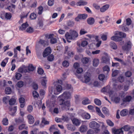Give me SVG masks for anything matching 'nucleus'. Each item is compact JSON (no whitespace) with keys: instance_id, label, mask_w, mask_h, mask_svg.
Listing matches in <instances>:
<instances>
[{"instance_id":"nucleus-1","label":"nucleus","mask_w":134,"mask_h":134,"mask_svg":"<svg viewBox=\"0 0 134 134\" xmlns=\"http://www.w3.org/2000/svg\"><path fill=\"white\" fill-rule=\"evenodd\" d=\"M60 102V104L62 105V108L63 110H69L70 106V102L69 101L66 100L65 101L64 99H62L59 100Z\"/></svg>"},{"instance_id":"nucleus-2","label":"nucleus","mask_w":134,"mask_h":134,"mask_svg":"<svg viewBox=\"0 0 134 134\" xmlns=\"http://www.w3.org/2000/svg\"><path fill=\"white\" fill-rule=\"evenodd\" d=\"M89 125L91 128L94 130V131L96 133H97L100 131V125L96 121H93L90 122Z\"/></svg>"},{"instance_id":"nucleus-3","label":"nucleus","mask_w":134,"mask_h":134,"mask_svg":"<svg viewBox=\"0 0 134 134\" xmlns=\"http://www.w3.org/2000/svg\"><path fill=\"white\" fill-rule=\"evenodd\" d=\"M45 37L48 39H50V42L52 44H54L57 43V40L54 37V35L53 34H47L45 35Z\"/></svg>"},{"instance_id":"nucleus-4","label":"nucleus","mask_w":134,"mask_h":134,"mask_svg":"<svg viewBox=\"0 0 134 134\" xmlns=\"http://www.w3.org/2000/svg\"><path fill=\"white\" fill-rule=\"evenodd\" d=\"M71 97V93L69 92L65 91L62 95L60 96L59 98L61 99H70Z\"/></svg>"},{"instance_id":"nucleus-5","label":"nucleus","mask_w":134,"mask_h":134,"mask_svg":"<svg viewBox=\"0 0 134 134\" xmlns=\"http://www.w3.org/2000/svg\"><path fill=\"white\" fill-rule=\"evenodd\" d=\"M131 46L132 43L129 41L125 42V44L122 46V48L124 51H129L131 48Z\"/></svg>"},{"instance_id":"nucleus-6","label":"nucleus","mask_w":134,"mask_h":134,"mask_svg":"<svg viewBox=\"0 0 134 134\" xmlns=\"http://www.w3.org/2000/svg\"><path fill=\"white\" fill-rule=\"evenodd\" d=\"M56 90L57 92L56 91H54V88L53 87H52L51 88V90L52 92H53V93L55 95L58 94L62 90V88L60 85H56Z\"/></svg>"},{"instance_id":"nucleus-7","label":"nucleus","mask_w":134,"mask_h":134,"mask_svg":"<svg viewBox=\"0 0 134 134\" xmlns=\"http://www.w3.org/2000/svg\"><path fill=\"white\" fill-rule=\"evenodd\" d=\"M87 17V15L86 14H79L77 17L75 18V20L77 21H79L80 19H85Z\"/></svg>"},{"instance_id":"nucleus-8","label":"nucleus","mask_w":134,"mask_h":134,"mask_svg":"<svg viewBox=\"0 0 134 134\" xmlns=\"http://www.w3.org/2000/svg\"><path fill=\"white\" fill-rule=\"evenodd\" d=\"M51 48L49 47L46 48L43 53V57H45L49 54L51 53Z\"/></svg>"},{"instance_id":"nucleus-9","label":"nucleus","mask_w":134,"mask_h":134,"mask_svg":"<svg viewBox=\"0 0 134 134\" xmlns=\"http://www.w3.org/2000/svg\"><path fill=\"white\" fill-rule=\"evenodd\" d=\"M70 34L71 35L74 40L78 36V33L75 30H70Z\"/></svg>"},{"instance_id":"nucleus-10","label":"nucleus","mask_w":134,"mask_h":134,"mask_svg":"<svg viewBox=\"0 0 134 134\" xmlns=\"http://www.w3.org/2000/svg\"><path fill=\"white\" fill-rule=\"evenodd\" d=\"M90 74L88 72L86 73L84 75L85 81V83L89 82L90 80Z\"/></svg>"},{"instance_id":"nucleus-11","label":"nucleus","mask_w":134,"mask_h":134,"mask_svg":"<svg viewBox=\"0 0 134 134\" xmlns=\"http://www.w3.org/2000/svg\"><path fill=\"white\" fill-rule=\"evenodd\" d=\"M133 98H134V96L132 97L130 96H127L123 99V100L124 102H129Z\"/></svg>"},{"instance_id":"nucleus-12","label":"nucleus","mask_w":134,"mask_h":134,"mask_svg":"<svg viewBox=\"0 0 134 134\" xmlns=\"http://www.w3.org/2000/svg\"><path fill=\"white\" fill-rule=\"evenodd\" d=\"M27 118L29 120V122L30 124H32L34 122L35 120L33 116L30 114L27 116Z\"/></svg>"},{"instance_id":"nucleus-13","label":"nucleus","mask_w":134,"mask_h":134,"mask_svg":"<svg viewBox=\"0 0 134 134\" xmlns=\"http://www.w3.org/2000/svg\"><path fill=\"white\" fill-rule=\"evenodd\" d=\"M98 78L99 80L102 81H104L107 79V76L105 77L104 74H102L99 75L98 76Z\"/></svg>"},{"instance_id":"nucleus-14","label":"nucleus","mask_w":134,"mask_h":134,"mask_svg":"<svg viewBox=\"0 0 134 134\" xmlns=\"http://www.w3.org/2000/svg\"><path fill=\"white\" fill-rule=\"evenodd\" d=\"M109 58L108 57H103L102 58V62L103 63L109 64Z\"/></svg>"},{"instance_id":"nucleus-15","label":"nucleus","mask_w":134,"mask_h":134,"mask_svg":"<svg viewBox=\"0 0 134 134\" xmlns=\"http://www.w3.org/2000/svg\"><path fill=\"white\" fill-rule=\"evenodd\" d=\"M39 43L42 44L43 46L45 47L47 46L48 44V40H40L39 41Z\"/></svg>"},{"instance_id":"nucleus-16","label":"nucleus","mask_w":134,"mask_h":134,"mask_svg":"<svg viewBox=\"0 0 134 134\" xmlns=\"http://www.w3.org/2000/svg\"><path fill=\"white\" fill-rule=\"evenodd\" d=\"M87 21L88 24L91 25L94 24L95 22V19L93 18L90 17L87 19Z\"/></svg>"},{"instance_id":"nucleus-17","label":"nucleus","mask_w":134,"mask_h":134,"mask_svg":"<svg viewBox=\"0 0 134 134\" xmlns=\"http://www.w3.org/2000/svg\"><path fill=\"white\" fill-rule=\"evenodd\" d=\"M113 132L114 134H122L123 131L122 130V128H121L118 129H115Z\"/></svg>"},{"instance_id":"nucleus-18","label":"nucleus","mask_w":134,"mask_h":134,"mask_svg":"<svg viewBox=\"0 0 134 134\" xmlns=\"http://www.w3.org/2000/svg\"><path fill=\"white\" fill-rule=\"evenodd\" d=\"M109 5L107 4L105 5L100 9V11L102 12H104L106 10L109 8Z\"/></svg>"},{"instance_id":"nucleus-19","label":"nucleus","mask_w":134,"mask_h":134,"mask_svg":"<svg viewBox=\"0 0 134 134\" xmlns=\"http://www.w3.org/2000/svg\"><path fill=\"white\" fill-rule=\"evenodd\" d=\"M17 108L16 107H14L13 108H11L10 110V114L14 116L15 114Z\"/></svg>"},{"instance_id":"nucleus-20","label":"nucleus","mask_w":134,"mask_h":134,"mask_svg":"<svg viewBox=\"0 0 134 134\" xmlns=\"http://www.w3.org/2000/svg\"><path fill=\"white\" fill-rule=\"evenodd\" d=\"M110 47L113 49H116L117 48V47L116 44L113 42H111L110 43Z\"/></svg>"},{"instance_id":"nucleus-21","label":"nucleus","mask_w":134,"mask_h":134,"mask_svg":"<svg viewBox=\"0 0 134 134\" xmlns=\"http://www.w3.org/2000/svg\"><path fill=\"white\" fill-rule=\"evenodd\" d=\"M29 25L27 22L23 23L22 25L20 27V29L21 30H24Z\"/></svg>"},{"instance_id":"nucleus-22","label":"nucleus","mask_w":134,"mask_h":134,"mask_svg":"<svg viewBox=\"0 0 134 134\" xmlns=\"http://www.w3.org/2000/svg\"><path fill=\"white\" fill-rule=\"evenodd\" d=\"M67 127L69 130L71 131H74L76 129L75 127L71 124H68L67 125Z\"/></svg>"},{"instance_id":"nucleus-23","label":"nucleus","mask_w":134,"mask_h":134,"mask_svg":"<svg viewBox=\"0 0 134 134\" xmlns=\"http://www.w3.org/2000/svg\"><path fill=\"white\" fill-rule=\"evenodd\" d=\"M87 2L85 1H79L78 2L76 5L77 6L85 5L87 4Z\"/></svg>"},{"instance_id":"nucleus-24","label":"nucleus","mask_w":134,"mask_h":134,"mask_svg":"<svg viewBox=\"0 0 134 134\" xmlns=\"http://www.w3.org/2000/svg\"><path fill=\"white\" fill-rule=\"evenodd\" d=\"M96 109L98 114L102 117L104 118V116L101 112L100 109L97 107H96Z\"/></svg>"},{"instance_id":"nucleus-25","label":"nucleus","mask_w":134,"mask_h":134,"mask_svg":"<svg viewBox=\"0 0 134 134\" xmlns=\"http://www.w3.org/2000/svg\"><path fill=\"white\" fill-rule=\"evenodd\" d=\"M73 123L76 126L79 125L80 124V121L78 119L74 118L72 120Z\"/></svg>"},{"instance_id":"nucleus-26","label":"nucleus","mask_w":134,"mask_h":134,"mask_svg":"<svg viewBox=\"0 0 134 134\" xmlns=\"http://www.w3.org/2000/svg\"><path fill=\"white\" fill-rule=\"evenodd\" d=\"M42 78H44L45 79H43L41 80V83L42 85L44 87H46V84L47 83V80H46V77L44 76L42 77Z\"/></svg>"},{"instance_id":"nucleus-27","label":"nucleus","mask_w":134,"mask_h":134,"mask_svg":"<svg viewBox=\"0 0 134 134\" xmlns=\"http://www.w3.org/2000/svg\"><path fill=\"white\" fill-rule=\"evenodd\" d=\"M87 129V127L85 125H82L80 128V131L82 132H83L86 131Z\"/></svg>"},{"instance_id":"nucleus-28","label":"nucleus","mask_w":134,"mask_h":134,"mask_svg":"<svg viewBox=\"0 0 134 134\" xmlns=\"http://www.w3.org/2000/svg\"><path fill=\"white\" fill-rule=\"evenodd\" d=\"M24 120L23 117L15 119V121L17 124H20L23 122Z\"/></svg>"},{"instance_id":"nucleus-29","label":"nucleus","mask_w":134,"mask_h":134,"mask_svg":"<svg viewBox=\"0 0 134 134\" xmlns=\"http://www.w3.org/2000/svg\"><path fill=\"white\" fill-rule=\"evenodd\" d=\"M66 24L68 26L70 27H72L74 25L75 23L73 21L69 20L67 21Z\"/></svg>"},{"instance_id":"nucleus-30","label":"nucleus","mask_w":134,"mask_h":134,"mask_svg":"<svg viewBox=\"0 0 134 134\" xmlns=\"http://www.w3.org/2000/svg\"><path fill=\"white\" fill-rule=\"evenodd\" d=\"M82 116L83 118L88 119L90 117V114L87 113H84L82 114Z\"/></svg>"},{"instance_id":"nucleus-31","label":"nucleus","mask_w":134,"mask_h":134,"mask_svg":"<svg viewBox=\"0 0 134 134\" xmlns=\"http://www.w3.org/2000/svg\"><path fill=\"white\" fill-rule=\"evenodd\" d=\"M15 7V5L14 4H12L7 7V9L9 10L10 12H13Z\"/></svg>"},{"instance_id":"nucleus-32","label":"nucleus","mask_w":134,"mask_h":134,"mask_svg":"<svg viewBox=\"0 0 134 134\" xmlns=\"http://www.w3.org/2000/svg\"><path fill=\"white\" fill-rule=\"evenodd\" d=\"M127 110L126 109H124L120 112V114L122 116H124L127 115Z\"/></svg>"},{"instance_id":"nucleus-33","label":"nucleus","mask_w":134,"mask_h":134,"mask_svg":"<svg viewBox=\"0 0 134 134\" xmlns=\"http://www.w3.org/2000/svg\"><path fill=\"white\" fill-rule=\"evenodd\" d=\"M118 81L120 83H122L125 80L124 77L122 75L120 76L118 78Z\"/></svg>"},{"instance_id":"nucleus-34","label":"nucleus","mask_w":134,"mask_h":134,"mask_svg":"<svg viewBox=\"0 0 134 134\" xmlns=\"http://www.w3.org/2000/svg\"><path fill=\"white\" fill-rule=\"evenodd\" d=\"M99 63V60L98 59H95L93 61V65L94 66H97Z\"/></svg>"},{"instance_id":"nucleus-35","label":"nucleus","mask_w":134,"mask_h":134,"mask_svg":"<svg viewBox=\"0 0 134 134\" xmlns=\"http://www.w3.org/2000/svg\"><path fill=\"white\" fill-rule=\"evenodd\" d=\"M65 36L67 39L72 40L73 39L71 35H70L68 32H66L65 34Z\"/></svg>"},{"instance_id":"nucleus-36","label":"nucleus","mask_w":134,"mask_h":134,"mask_svg":"<svg viewBox=\"0 0 134 134\" xmlns=\"http://www.w3.org/2000/svg\"><path fill=\"white\" fill-rule=\"evenodd\" d=\"M27 128V127L24 124L20 125L19 127V129L20 130H21L23 129H26Z\"/></svg>"},{"instance_id":"nucleus-37","label":"nucleus","mask_w":134,"mask_h":134,"mask_svg":"<svg viewBox=\"0 0 134 134\" xmlns=\"http://www.w3.org/2000/svg\"><path fill=\"white\" fill-rule=\"evenodd\" d=\"M121 128H122V130L123 129L125 131H128L131 129L130 127L128 125H125Z\"/></svg>"},{"instance_id":"nucleus-38","label":"nucleus","mask_w":134,"mask_h":134,"mask_svg":"<svg viewBox=\"0 0 134 134\" xmlns=\"http://www.w3.org/2000/svg\"><path fill=\"white\" fill-rule=\"evenodd\" d=\"M94 102L98 106L100 105L101 104V101L98 99H95L94 100Z\"/></svg>"},{"instance_id":"nucleus-39","label":"nucleus","mask_w":134,"mask_h":134,"mask_svg":"<svg viewBox=\"0 0 134 134\" xmlns=\"http://www.w3.org/2000/svg\"><path fill=\"white\" fill-rule=\"evenodd\" d=\"M5 93L7 94H10L12 92L11 88L9 87L6 88L5 90Z\"/></svg>"},{"instance_id":"nucleus-40","label":"nucleus","mask_w":134,"mask_h":134,"mask_svg":"<svg viewBox=\"0 0 134 134\" xmlns=\"http://www.w3.org/2000/svg\"><path fill=\"white\" fill-rule=\"evenodd\" d=\"M9 97L8 96H7L3 98V101L5 103H7L8 101L9 102Z\"/></svg>"},{"instance_id":"nucleus-41","label":"nucleus","mask_w":134,"mask_h":134,"mask_svg":"<svg viewBox=\"0 0 134 134\" xmlns=\"http://www.w3.org/2000/svg\"><path fill=\"white\" fill-rule=\"evenodd\" d=\"M102 112L105 114H107L109 113V111L108 109L105 107H104L102 109Z\"/></svg>"},{"instance_id":"nucleus-42","label":"nucleus","mask_w":134,"mask_h":134,"mask_svg":"<svg viewBox=\"0 0 134 134\" xmlns=\"http://www.w3.org/2000/svg\"><path fill=\"white\" fill-rule=\"evenodd\" d=\"M81 60L83 63L87 64L89 60L88 58L85 57L82 58Z\"/></svg>"},{"instance_id":"nucleus-43","label":"nucleus","mask_w":134,"mask_h":134,"mask_svg":"<svg viewBox=\"0 0 134 134\" xmlns=\"http://www.w3.org/2000/svg\"><path fill=\"white\" fill-rule=\"evenodd\" d=\"M15 99L14 98L10 99L9 101V103L10 105L14 104L15 103Z\"/></svg>"},{"instance_id":"nucleus-44","label":"nucleus","mask_w":134,"mask_h":134,"mask_svg":"<svg viewBox=\"0 0 134 134\" xmlns=\"http://www.w3.org/2000/svg\"><path fill=\"white\" fill-rule=\"evenodd\" d=\"M2 122L3 125H7L8 124V119L6 118H4Z\"/></svg>"},{"instance_id":"nucleus-45","label":"nucleus","mask_w":134,"mask_h":134,"mask_svg":"<svg viewBox=\"0 0 134 134\" xmlns=\"http://www.w3.org/2000/svg\"><path fill=\"white\" fill-rule=\"evenodd\" d=\"M5 17L6 19L9 20L12 17L11 14L10 13H7L5 14Z\"/></svg>"},{"instance_id":"nucleus-46","label":"nucleus","mask_w":134,"mask_h":134,"mask_svg":"<svg viewBox=\"0 0 134 134\" xmlns=\"http://www.w3.org/2000/svg\"><path fill=\"white\" fill-rule=\"evenodd\" d=\"M26 31L28 33H31L33 32L34 29L32 27H29L27 29Z\"/></svg>"},{"instance_id":"nucleus-47","label":"nucleus","mask_w":134,"mask_h":134,"mask_svg":"<svg viewBox=\"0 0 134 134\" xmlns=\"http://www.w3.org/2000/svg\"><path fill=\"white\" fill-rule=\"evenodd\" d=\"M24 85L23 82L21 81H19L17 84V86L19 88L22 87Z\"/></svg>"},{"instance_id":"nucleus-48","label":"nucleus","mask_w":134,"mask_h":134,"mask_svg":"<svg viewBox=\"0 0 134 134\" xmlns=\"http://www.w3.org/2000/svg\"><path fill=\"white\" fill-rule=\"evenodd\" d=\"M130 86V84L129 83H127V84L125 85L124 87V90L125 91H127L129 88Z\"/></svg>"},{"instance_id":"nucleus-49","label":"nucleus","mask_w":134,"mask_h":134,"mask_svg":"<svg viewBox=\"0 0 134 134\" xmlns=\"http://www.w3.org/2000/svg\"><path fill=\"white\" fill-rule=\"evenodd\" d=\"M90 103V101L88 99H86L83 100L82 102V103L83 105H86Z\"/></svg>"},{"instance_id":"nucleus-50","label":"nucleus","mask_w":134,"mask_h":134,"mask_svg":"<svg viewBox=\"0 0 134 134\" xmlns=\"http://www.w3.org/2000/svg\"><path fill=\"white\" fill-rule=\"evenodd\" d=\"M35 69V68L32 64L29 65L28 67V70L30 71H33Z\"/></svg>"},{"instance_id":"nucleus-51","label":"nucleus","mask_w":134,"mask_h":134,"mask_svg":"<svg viewBox=\"0 0 134 134\" xmlns=\"http://www.w3.org/2000/svg\"><path fill=\"white\" fill-rule=\"evenodd\" d=\"M103 70L104 71H107V74L110 71L109 67L107 66H105L103 68Z\"/></svg>"},{"instance_id":"nucleus-52","label":"nucleus","mask_w":134,"mask_h":134,"mask_svg":"<svg viewBox=\"0 0 134 134\" xmlns=\"http://www.w3.org/2000/svg\"><path fill=\"white\" fill-rule=\"evenodd\" d=\"M119 73V71L115 70L113 71L112 75L113 77H115Z\"/></svg>"},{"instance_id":"nucleus-53","label":"nucleus","mask_w":134,"mask_h":134,"mask_svg":"<svg viewBox=\"0 0 134 134\" xmlns=\"http://www.w3.org/2000/svg\"><path fill=\"white\" fill-rule=\"evenodd\" d=\"M106 122L107 124L110 126H113L114 125L113 123L110 120H107Z\"/></svg>"},{"instance_id":"nucleus-54","label":"nucleus","mask_w":134,"mask_h":134,"mask_svg":"<svg viewBox=\"0 0 134 134\" xmlns=\"http://www.w3.org/2000/svg\"><path fill=\"white\" fill-rule=\"evenodd\" d=\"M32 94L33 97L35 98H37L39 96L38 93L35 91H33Z\"/></svg>"},{"instance_id":"nucleus-55","label":"nucleus","mask_w":134,"mask_h":134,"mask_svg":"<svg viewBox=\"0 0 134 134\" xmlns=\"http://www.w3.org/2000/svg\"><path fill=\"white\" fill-rule=\"evenodd\" d=\"M42 122L44 123V125H48L49 124V121L46 120L44 118H42Z\"/></svg>"},{"instance_id":"nucleus-56","label":"nucleus","mask_w":134,"mask_h":134,"mask_svg":"<svg viewBox=\"0 0 134 134\" xmlns=\"http://www.w3.org/2000/svg\"><path fill=\"white\" fill-rule=\"evenodd\" d=\"M126 76L128 77H130L132 75V73L131 71H128L125 73Z\"/></svg>"},{"instance_id":"nucleus-57","label":"nucleus","mask_w":134,"mask_h":134,"mask_svg":"<svg viewBox=\"0 0 134 134\" xmlns=\"http://www.w3.org/2000/svg\"><path fill=\"white\" fill-rule=\"evenodd\" d=\"M54 58L53 55L51 54L47 57V60L49 61H52L53 60Z\"/></svg>"},{"instance_id":"nucleus-58","label":"nucleus","mask_w":134,"mask_h":134,"mask_svg":"<svg viewBox=\"0 0 134 134\" xmlns=\"http://www.w3.org/2000/svg\"><path fill=\"white\" fill-rule=\"evenodd\" d=\"M54 0L52 1L49 0L48 1V4L49 6H52L54 5Z\"/></svg>"},{"instance_id":"nucleus-59","label":"nucleus","mask_w":134,"mask_h":134,"mask_svg":"<svg viewBox=\"0 0 134 134\" xmlns=\"http://www.w3.org/2000/svg\"><path fill=\"white\" fill-rule=\"evenodd\" d=\"M38 14H41L43 11V8L42 6H40L38 8Z\"/></svg>"},{"instance_id":"nucleus-60","label":"nucleus","mask_w":134,"mask_h":134,"mask_svg":"<svg viewBox=\"0 0 134 134\" xmlns=\"http://www.w3.org/2000/svg\"><path fill=\"white\" fill-rule=\"evenodd\" d=\"M36 17V14L34 13H33L31 14L30 16V18L31 19H35Z\"/></svg>"},{"instance_id":"nucleus-61","label":"nucleus","mask_w":134,"mask_h":134,"mask_svg":"<svg viewBox=\"0 0 134 134\" xmlns=\"http://www.w3.org/2000/svg\"><path fill=\"white\" fill-rule=\"evenodd\" d=\"M126 24L128 25H130L132 23V21L130 18H129L126 20Z\"/></svg>"},{"instance_id":"nucleus-62","label":"nucleus","mask_w":134,"mask_h":134,"mask_svg":"<svg viewBox=\"0 0 134 134\" xmlns=\"http://www.w3.org/2000/svg\"><path fill=\"white\" fill-rule=\"evenodd\" d=\"M37 73L38 74L42 75L44 72V71L41 68H39L37 71Z\"/></svg>"},{"instance_id":"nucleus-63","label":"nucleus","mask_w":134,"mask_h":134,"mask_svg":"<svg viewBox=\"0 0 134 134\" xmlns=\"http://www.w3.org/2000/svg\"><path fill=\"white\" fill-rule=\"evenodd\" d=\"M87 32L83 29H82L80 31V34L81 35H83L87 33Z\"/></svg>"},{"instance_id":"nucleus-64","label":"nucleus","mask_w":134,"mask_h":134,"mask_svg":"<svg viewBox=\"0 0 134 134\" xmlns=\"http://www.w3.org/2000/svg\"><path fill=\"white\" fill-rule=\"evenodd\" d=\"M63 65L64 66L67 67L69 65V63L66 61H64L63 63Z\"/></svg>"}]
</instances>
